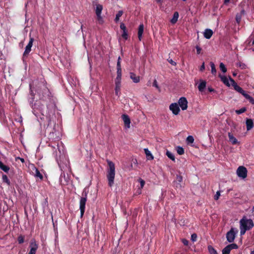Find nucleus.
Masks as SVG:
<instances>
[{"label": "nucleus", "instance_id": "nucleus-53", "mask_svg": "<svg viewBox=\"0 0 254 254\" xmlns=\"http://www.w3.org/2000/svg\"><path fill=\"white\" fill-rule=\"evenodd\" d=\"M18 159H19L22 163L24 162V159L23 158H20V157H16L15 158L16 160H17Z\"/></svg>", "mask_w": 254, "mask_h": 254}, {"label": "nucleus", "instance_id": "nucleus-7", "mask_svg": "<svg viewBox=\"0 0 254 254\" xmlns=\"http://www.w3.org/2000/svg\"><path fill=\"white\" fill-rule=\"evenodd\" d=\"M179 105L182 110H186L188 108V101L185 97H181L179 100Z\"/></svg>", "mask_w": 254, "mask_h": 254}, {"label": "nucleus", "instance_id": "nucleus-19", "mask_svg": "<svg viewBox=\"0 0 254 254\" xmlns=\"http://www.w3.org/2000/svg\"><path fill=\"white\" fill-rule=\"evenodd\" d=\"M130 77L134 83H138L140 81V77L133 72L130 73Z\"/></svg>", "mask_w": 254, "mask_h": 254}, {"label": "nucleus", "instance_id": "nucleus-36", "mask_svg": "<svg viewBox=\"0 0 254 254\" xmlns=\"http://www.w3.org/2000/svg\"><path fill=\"white\" fill-rule=\"evenodd\" d=\"M246 110H247L246 108L245 107H244V108L240 109V110H236V113L237 114L239 115V114L244 113L246 111Z\"/></svg>", "mask_w": 254, "mask_h": 254}, {"label": "nucleus", "instance_id": "nucleus-20", "mask_svg": "<svg viewBox=\"0 0 254 254\" xmlns=\"http://www.w3.org/2000/svg\"><path fill=\"white\" fill-rule=\"evenodd\" d=\"M213 34V31L209 29H207L204 32V36L206 39H210Z\"/></svg>", "mask_w": 254, "mask_h": 254}, {"label": "nucleus", "instance_id": "nucleus-14", "mask_svg": "<svg viewBox=\"0 0 254 254\" xmlns=\"http://www.w3.org/2000/svg\"><path fill=\"white\" fill-rule=\"evenodd\" d=\"M122 119L126 127L127 128H129L130 121L129 117L127 115H123L122 116Z\"/></svg>", "mask_w": 254, "mask_h": 254}, {"label": "nucleus", "instance_id": "nucleus-9", "mask_svg": "<svg viewBox=\"0 0 254 254\" xmlns=\"http://www.w3.org/2000/svg\"><path fill=\"white\" fill-rule=\"evenodd\" d=\"M103 9V6L101 4H96L95 12L97 15L98 19L99 21H102V18L101 17V12Z\"/></svg>", "mask_w": 254, "mask_h": 254}, {"label": "nucleus", "instance_id": "nucleus-27", "mask_svg": "<svg viewBox=\"0 0 254 254\" xmlns=\"http://www.w3.org/2000/svg\"><path fill=\"white\" fill-rule=\"evenodd\" d=\"M244 96L248 99L249 102L252 103V104H254V98H253L252 97L248 95V94L246 93Z\"/></svg>", "mask_w": 254, "mask_h": 254}, {"label": "nucleus", "instance_id": "nucleus-16", "mask_svg": "<svg viewBox=\"0 0 254 254\" xmlns=\"http://www.w3.org/2000/svg\"><path fill=\"white\" fill-rule=\"evenodd\" d=\"M117 76L116 79H117L118 80H121L122 69H121V65L119 62L117 63Z\"/></svg>", "mask_w": 254, "mask_h": 254}, {"label": "nucleus", "instance_id": "nucleus-30", "mask_svg": "<svg viewBox=\"0 0 254 254\" xmlns=\"http://www.w3.org/2000/svg\"><path fill=\"white\" fill-rule=\"evenodd\" d=\"M230 251L231 249L228 245L223 249L222 254H229Z\"/></svg>", "mask_w": 254, "mask_h": 254}, {"label": "nucleus", "instance_id": "nucleus-50", "mask_svg": "<svg viewBox=\"0 0 254 254\" xmlns=\"http://www.w3.org/2000/svg\"><path fill=\"white\" fill-rule=\"evenodd\" d=\"M153 85L154 86H155V87H156L157 88H159V86L158 85L157 82V80L156 79H155L154 80L153 83Z\"/></svg>", "mask_w": 254, "mask_h": 254}, {"label": "nucleus", "instance_id": "nucleus-56", "mask_svg": "<svg viewBox=\"0 0 254 254\" xmlns=\"http://www.w3.org/2000/svg\"><path fill=\"white\" fill-rule=\"evenodd\" d=\"M229 1H230V0H224V3H228V2H229Z\"/></svg>", "mask_w": 254, "mask_h": 254}, {"label": "nucleus", "instance_id": "nucleus-54", "mask_svg": "<svg viewBox=\"0 0 254 254\" xmlns=\"http://www.w3.org/2000/svg\"><path fill=\"white\" fill-rule=\"evenodd\" d=\"M208 90L210 91V92H212L214 91V89L211 88H208Z\"/></svg>", "mask_w": 254, "mask_h": 254}, {"label": "nucleus", "instance_id": "nucleus-26", "mask_svg": "<svg viewBox=\"0 0 254 254\" xmlns=\"http://www.w3.org/2000/svg\"><path fill=\"white\" fill-rule=\"evenodd\" d=\"M123 10H120L118 11V12L117 13L116 15V17L115 19V21L116 22H118L120 20V17H121L123 14Z\"/></svg>", "mask_w": 254, "mask_h": 254}, {"label": "nucleus", "instance_id": "nucleus-55", "mask_svg": "<svg viewBox=\"0 0 254 254\" xmlns=\"http://www.w3.org/2000/svg\"><path fill=\"white\" fill-rule=\"evenodd\" d=\"M121 61V58L119 57L118 58V62H117V63H119H119H120V64H121V61Z\"/></svg>", "mask_w": 254, "mask_h": 254}, {"label": "nucleus", "instance_id": "nucleus-31", "mask_svg": "<svg viewBox=\"0 0 254 254\" xmlns=\"http://www.w3.org/2000/svg\"><path fill=\"white\" fill-rule=\"evenodd\" d=\"M208 250L210 254H218L216 251L211 246L208 247Z\"/></svg>", "mask_w": 254, "mask_h": 254}, {"label": "nucleus", "instance_id": "nucleus-12", "mask_svg": "<svg viewBox=\"0 0 254 254\" xmlns=\"http://www.w3.org/2000/svg\"><path fill=\"white\" fill-rule=\"evenodd\" d=\"M219 76L221 78V80L223 82V83L225 84L227 86L229 87L231 85H232L230 81V78H231L230 77L227 78L226 76L222 75L221 74H219Z\"/></svg>", "mask_w": 254, "mask_h": 254}, {"label": "nucleus", "instance_id": "nucleus-10", "mask_svg": "<svg viewBox=\"0 0 254 254\" xmlns=\"http://www.w3.org/2000/svg\"><path fill=\"white\" fill-rule=\"evenodd\" d=\"M169 108L172 113L175 115L179 114L180 111L179 107L177 103L171 104L170 105Z\"/></svg>", "mask_w": 254, "mask_h": 254}, {"label": "nucleus", "instance_id": "nucleus-13", "mask_svg": "<svg viewBox=\"0 0 254 254\" xmlns=\"http://www.w3.org/2000/svg\"><path fill=\"white\" fill-rule=\"evenodd\" d=\"M121 80H118L116 78L115 80V94L117 96H119L120 94Z\"/></svg>", "mask_w": 254, "mask_h": 254}, {"label": "nucleus", "instance_id": "nucleus-15", "mask_svg": "<svg viewBox=\"0 0 254 254\" xmlns=\"http://www.w3.org/2000/svg\"><path fill=\"white\" fill-rule=\"evenodd\" d=\"M228 135L229 141L231 142L232 144L234 145L239 144V142L238 141V140L233 136V135L231 133L228 132Z\"/></svg>", "mask_w": 254, "mask_h": 254}, {"label": "nucleus", "instance_id": "nucleus-40", "mask_svg": "<svg viewBox=\"0 0 254 254\" xmlns=\"http://www.w3.org/2000/svg\"><path fill=\"white\" fill-rule=\"evenodd\" d=\"M228 246L229 247V248H230L231 249V251L232 250V249H236L238 248V246L235 244H230L228 245Z\"/></svg>", "mask_w": 254, "mask_h": 254}, {"label": "nucleus", "instance_id": "nucleus-22", "mask_svg": "<svg viewBox=\"0 0 254 254\" xmlns=\"http://www.w3.org/2000/svg\"><path fill=\"white\" fill-rule=\"evenodd\" d=\"M144 150L148 160H153L154 159L153 156L147 148H145Z\"/></svg>", "mask_w": 254, "mask_h": 254}, {"label": "nucleus", "instance_id": "nucleus-29", "mask_svg": "<svg viewBox=\"0 0 254 254\" xmlns=\"http://www.w3.org/2000/svg\"><path fill=\"white\" fill-rule=\"evenodd\" d=\"M210 66L211 68V73L215 75L216 74V69L215 68V64L213 63L210 62Z\"/></svg>", "mask_w": 254, "mask_h": 254}, {"label": "nucleus", "instance_id": "nucleus-38", "mask_svg": "<svg viewBox=\"0 0 254 254\" xmlns=\"http://www.w3.org/2000/svg\"><path fill=\"white\" fill-rule=\"evenodd\" d=\"M240 234L241 235H243L246 233V231L248 230V229H246V228H244L243 227L240 226Z\"/></svg>", "mask_w": 254, "mask_h": 254}, {"label": "nucleus", "instance_id": "nucleus-51", "mask_svg": "<svg viewBox=\"0 0 254 254\" xmlns=\"http://www.w3.org/2000/svg\"><path fill=\"white\" fill-rule=\"evenodd\" d=\"M177 180L179 182H182L183 181V178L181 176H177Z\"/></svg>", "mask_w": 254, "mask_h": 254}, {"label": "nucleus", "instance_id": "nucleus-43", "mask_svg": "<svg viewBox=\"0 0 254 254\" xmlns=\"http://www.w3.org/2000/svg\"><path fill=\"white\" fill-rule=\"evenodd\" d=\"M18 241L19 244H22L24 242V237L22 236H20L18 238Z\"/></svg>", "mask_w": 254, "mask_h": 254}, {"label": "nucleus", "instance_id": "nucleus-18", "mask_svg": "<svg viewBox=\"0 0 254 254\" xmlns=\"http://www.w3.org/2000/svg\"><path fill=\"white\" fill-rule=\"evenodd\" d=\"M144 30V26L143 24H141L139 27L138 30V38L139 41L141 40L142 36Z\"/></svg>", "mask_w": 254, "mask_h": 254}, {"label": "nucleus", "instance_id": "nucleus-2", "mask_svg": "<svg viewBox=\"0 0 254 254\" xmlns=\"http://www.w3.org/2000/svg\"><path fill=\"white\" fill-rule=\"evenodd\" d=\"M240 226L243 227L244 228L248 230L252 229L254 224L253 220L251 219H247L246 217L243 218L240 221Z\"/></svg>", "mask_w": 254, "mask_h": 254}, {"label": "nucleus", "instance_id": "nucleus-58", "mask_svg": "<svg viewBox=\"0 0 254 254\" xmlns=\"http://www.w3.org/2000/svg\"><path fill=\"white\" fill-rule=\"evenodd\" d=\"M254 45V39L252 41V45Z\"/></svg>", "mask_w": 254, "mask_h": 254}, {"label": "nucleus", "instance_id": "nucleus-25", "mask_svg": "<svg viewBox=\"0 0 254 254\" xmlns=\"http://www.w3.org/2000/svg\"><path fill=\"white\" fill-rule=\"evenodd\" d=\"M0 168L3 170L5 172H8V171L9 170V168L4 165L0 161Z\"/></svg>", "mask_w": 254, "mask_h": 254}, {"label": "nucleus", "instance_id": "nucleus-17", "mask_svg": "<svg viewBox=\"0 0 254 254\" xmlns=\"http://www.w3.org/2000/svg\"><path fill=\"white\" fill-rule=\"evenodd\" d=\"M246 124L247 130H251L254 127V123L252 119H247L246 120Z\"/></svg>", "mask_w": 254, "mask_h": 254}, {"label": "nucleus", "instance_id": "nucleus-44", "mask_svg": "<svg viewBox=\"0 0 254 254\" xmlns=\"http://www.w3.org/2000/svg\"><path fill=\"white\" fill-rule=\"evenodd\" d=\"M140 184L141 188H142L145 184V181L141 179L138 180Z\"/></svg>", "mask_w": 254, "mask_h": 254}, {"label": "nucleus", "instance_id": "nucleus-49", "mask_svg": "<svg viewBox=\"0 0 254 254\" xmlns=\"http://www.w3.org/2000/svg\"><path fill=\"white\" fill-rule=\"evenodd\" d=\"M168 61L169 63L173 65H175L176 64V63L175 62H174L172 59H168Z\"/></svg>", "mask_w": 254, "mask_h": 254}, {"label": "nucleus", "instance_id": "nucleus-57", "mask_svg": "<svg viewBox=\"0 0 254 254\" xmlns=\"http://www.w3.org/2000/svg\"><path fill=\"white\" fill-rule=\"evenodd\" d=\"M158 2H161L163 0H156Z\"/></svg>", "mask_w": 254, "mask_h": 254}, {"label": "nucleus", "instance_id": "nucleus-21", "mask_svg": "<svg viewBox=\"0 0 254 254\" xmlns=\"http://www.w3.org/2000/svg\"><path fill=\"white\" fill-rule=\"evenodd\" d=\"M245 13V10H242L239 13H238L236 16V20L238 23H240L243 15Z\"/></svg>", "mask_w": 254, "mask_h": 254}, {"label": "nucleus", "instance_id": "nucleus-42", "mask_svg": "<svg viewBox=\"0 0 254 254\" xmlns=\"http://www.w3.org/2000/svg\"><path fill=\"white\" fill-rule=\"evenodd\" d=\"M197 237V236L196 234H195V233L192 234L191 236V240L192 242H195L196 241Z\"/></svg>", "mask_w": 254, "mask_h": 254}, {"label": "nucleus", "instance_id": "nucleus-45", "mask_svg": "<svg viewBox=\"0 0 254 254\" xmlns=\"http://www.w3.org/2000/svg\"><path fill=\"white\" fill-rule=\"evenodd\" d=\"M220 195V193L219 191H217L216 192V194L214 195V199L215 200H218L219 198V196Z\"/></svg>", "mask_w": 254, "mask_h": 254}, {"label": "nucleus", "instance_id": "nucleus-24", "mask_svg": "<svg viewBox=\"0 0 254 254\" xmlns=\"http://www.w3.org/2000/svg\"><path fill=\"white\" fill-rule=\"evenodd\" d=\"M179 17V13L177 12H175L174 13L173 17L171 20V22L173 24H175L178 20Z\"/></svg>", "mask_w": 254, "mask_h": 254}, {"label": "nucleus", "instance_id": "nucleus-34", "mask_svg": "<svg viewBox=\"0 0 254 254\" xmlns=\"http://www.w3.org/2000/svg\"><path fill=\"white\" fill-rule=\"evenodd\" d=\"M177 153L180 155H182L184 153V149L180 146H178L177 147Z\"/></svg>", "mask_w": 254, "mask_h": 254}, {"label": "nucleus", "instance_id": "nucleus-39", "mask_svg": "<svg viewBox=\"0 0 254 254\" xmlns=\"http://www.w3.org/2000/svg\"><path fill=\"white\" fill-rule=\"evenodd\" d=\"M237 65L242 69H244L246 67V65L245 64L239 62L237 64Z\"/></svg>", "mask_w": 254, "mask_h": 254}, {"label": "nucleus", "instance_id": "nucleus-48", "mask_svg": "<svg viewBox=\"0 0 254 254\" xmlns=\"http://www.w3.org/2000/svg\"><path fill=\"white\" fill-rule=\"evenodd\" d=\"M196 49L197 54H199L201 52V49L200 47H199L198 46H196Z\"/></svg>", "mask_w": 254, "mask_h": 254}, {"label": "nucleus", "instance_id": "nucleus-32", "mask_svg": "<svg viewBox=\"0 0 254 254\" xmlns=\"http://www.w3.org/2000/svg\"><path fill=\"white\" fill-rule=\"evenodd\" d=\"M219 67L220 69L223 72L225 73L227 71V68H226L225 65L223 63H221L220 64Z\"/></svg>", "mask_w": 254, "mask_h": 254}, {"label": "nucleus", "instance_id": "nucleus-60", "mask_svg": "<svg viewBox=\"0 0 254 254\" xmlns=\"http://www.w3.org/2000/svg\"><path fill=\"white\" fill-rule=\"evenodd\" d=\"M236 74L235 73H233V75L235 76Z\"/></svg>", "mask_w": 254, "mask_h": 254}, {"label": "nucleus", "instance_id": "nucleus-52", "mask_svg": "<svg viewBox=\"0 0 254 254\" xmlns=\"http://www.w3.org/2000/svg\"><path fill=\"white\" fill-rule=\"evenodd\" d=\"M204 69H205V65H204V63H203L200 67V70L201 71H203V70H204Z\"/></svg>", "mask_w": 254, "mask_h": 254}, {"label": "nucleus", "instance_id": "nucleus-59", "mask_svg": "<svg viewBox=\"0 0 254 254\" xmlns=\"http://www.w3.org/2000/svg\"><path fill=\"white\" fill-rule=\"evenodd\" d=\"M251 254H254V251H253V252H251Z\"/></svg>", "mask_w": 254, "mask_h": 254}, {"label": "nucleus", "instance_id": "nucleus-47", "mask_svg": "<svg viewBox=\"0 0 254 254\" xmlns=\"http://www.w3.org/2000/svg\"><path fill=\"white\" fill-rule=\"evenodd\" d=\"M182 242L183 243V244L185 246H187L189 244V241L186 239H182Z\"/></svg>", "mask_w": 254, "mask_h": 254}, {"label": "nucleus", "instance_id": "nucleus-46", "mask_svg": "<svg viewBox=\"0 0 254 254\" xmlns=\"http://www.w3.org/2000/svg\"><path fill=\"white\" fill-rule=\"evenodd\" d=\"M120 28L123 31L127 30L126 27L123 23H121Z\"/></svg>", "mask_w": 254, "mask_h": 254}, {"label": "nucleus", "instance_id": "nucleus-3", "mask_svg": "<svg viewBox=\"0 0 254 254\" xmlns=\"http://www.w3.org/2000/svg\"><path fill=\"white\" fill-rule=\"evenodd\" d=\"M238 232V230L235 228H231L226 234V238L229 243L233 242L236 237V235Z\"/></svg>", "mask_w": 254, "mask_h": 254}, {"label": "nucleus", "instance_id": "nucleus-33", "mask_svg": "<svg viewBox=\"0 0 254 254\" xmlns=\"http://www.w3.org/2000/svg\"><path fill=\"white\" fill-rule=\"evenodd\" d=\"M35 177L39 178L41 180L43 179V176L37 169H35Z\"/></svg>", "mask_w": 254, "mask_h": 254}, {"label": "nucleus", "instance_id": "nucleus-5", "mask_svg": "<svg viewBox=\"0 0 254 254\" xmlns=\"http://www.w3.org/2000/svg\"><path fill=\"white\" fill-rule=\"evenodd\" d=\"M237 174L239 177L245 179L247 176V170L244 166H240L237 170Z\"/></svg>", "mask_w": 254, "mask_h": 254}, {"label": "nucleus", "instance_id": "nucleus-11", "mask_svg": "<svg viewBox=\"0 0 254 254\" xmlns=\"http://www.w3.org/2000/svg\"><path fill=\"white\" fill-rule=\"evenodd\" d=\"M30 251L28 254H35L36 251L38 249V246L35 241L30 243Z\"/></svg>", "mask_w": 254, "mask_h": 254}, {"label": "nucleus", "instance_id": "nucleus-37", "mask_svg": "<svg viewBox=\"0 0 254 254\" xmlns=\"http://www.w3.org/2000/svg\"><path fill=\"white\" fill-rule=\"evenodd\" d=\"M187 141L189 143H192L194 141V138L192 136L190 135L187 138Z\"/></svg>", "mask_w": 254, "mask_h": 254}, {"label": "nucleus", "instance_id": "nucleus-1", "mask_svg": "<svg viewBox=\"0 0 254 254\" xmlns=\"http://www.w3.org/2000/svg\"><path fill=\"white\" fill-rule=\"evenodd\" d=\"M109 168L107 170V177L108 181V185L111 187L114 183L115 177V166L114 163L109 160L107 161Z\"/></svg>", "mask_w": 254, "mask_h": 254}, {"label": "nucleus", "instance_id": "nucleus-41", "mask_svg": "<svg viewBox=\"0 0 254 254\" xmlns=\"http://www.w3.org/2000/svg\"><path fill=\"white\" fill-rule=\"evenodd\" d=\"M122 37L123 38H124L126 40L127 39V30L123 31V33H122Z\"/></svg>", "mask_w": 254, "mask_h": 254}, {"label": "nucleus", "instance_id": "nucleus-8", "mask_svg": "<svg viewBox=\"0 0 254 254\" xmlns=\"http://www.w3.org/2000/svg\"><path fill=\"white\" fill-rule=\"evenodd\" d=\"M34 41L33 38L30 37L29 42L28 45L26 46L25 51L23 54L24 56H26L29 54L31 50V47L33 45V42Z\"/></svg>", "mask_w": 254, "mask_h": 254}, {"label": "nucleus", "instance_id": "nucleus-28", "mask_svg": "<svg viewBox=\"0 0 254 254\" xmlns=\"http://www.w3.org/2000/svg\"><path fill=\"white\" fill-rule=\"evenodd\" d=\"M166 155L168 156V158H169L172 160L175 161V156L173 154V153H172L170 151L167 150L166 152Z\"/></svg>", "mask_w": 254, "mask_h": 254}, {"label": "nucleus", "instance_id": "nucleus-35", "mask_svg": "<svg viewBox=\"0 0 254 254\" xmlns=\"http://www.w3.org/2000/svg\"><path fill=\"white\" fill-rule=\"evenodd\" d=\"M2 180L4 182H5L6 183H7L8 185H9L10 184V182L7 178V177L6 176V175H2Z\"/></svg>", "mask_w": 254, "mask_h": 254}, {"label": "nucleus", "instance_id": "nucleus-23", "mask_svg": "<svg viewBox=\"0 0 254 254\" xmlns=\"http://www.w3.org/2000/svg\"><path fill=\"white\" fill-rule=\"evenodd\" d=\"M206 83L205 81H201L198 86L199 91L202 92L206 87Z\"/></svg>", "mask_w": 254, "mask_h": 254}, {"label": "nucleus", "instance_id": "nucleus-4", "mask_svg": "<svg viewBox=\"0 0 254 254\" xmlns=\"http://www.w3.org/2000/svg\"><path fill=\"white\" fill-rule=\"evenodd\" d=\"M87 201V193L85 192V196L81 197L80 200V206L79 209L80 210V216L82 217L84 214L85 208V204Z\"/></svg>", "mask_w": 254, "mask_h": 254}, {"label": "nucleus", "instance_id": "nucleus-6", "mask_svg": "<svg viewBox=\"0 0 254 254\" xmlns=\"http://www.w3.org/2000/svg\"><path fill=\"white\" fill-rule=\"evenodd\" d=\"M230 81L235 90L242 94L243 96L246 93V92L241 87L237 85L234 80H233L232 78H230Z\"/></svg>", "mask_w": 254, "mask_h": 254}]
</instances>
